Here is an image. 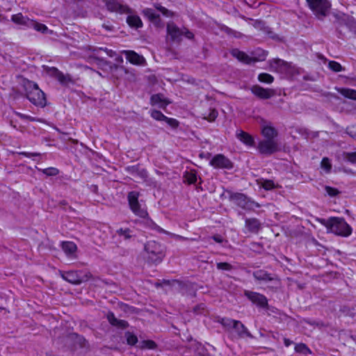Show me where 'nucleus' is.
<instances>
[{
  "label": "nucleus",
  "mask_w": 356,
  "mask_h": 356,
  "mask_svg": "<svg viewBox=\"0 0 356 356\" xmlns=\"http://www.w3.org/2000/svg\"><path fill=\"white\" fill-rule=\"evenodd\" d=\"M316 220L326 227L327 233H332L342 237H348L353 232L351 227L343 218L331 217L328 219L316 218Z\"/></svg>",
  "instance_id": "1"
},
{
  "label": "nucleus",
  "mask_w": 356,
  "mask_h": 356,
  "mask_svg": "<svg viewBox=\"0 0 356 356\" xmlns=\"http://www.w3.org/2000/svg\"><path fill=\"white\" fill-rule=\"evenodd\" d=\"M24 89L27 99L34 105L44 107L47 100L44 93L39 88L37 83L27 81L24 83Z\"/></svg>",
  "instance_id": "2"
},
{
  "label": "nucleus",
  "mask_w": 356,
  "mask_h": 356,
  "mask_svg": "<svg viewBox=\"0 0 356 356\" xmlns=\"http://www.w3.org/2000/svg\"><path fill=\"white\" fill-rule=\"evenodd\" d=\"M218 322L227 330H234L238 338H252L248 328L239 321L229 318H222Z\"/></svg>",
  "instance_id": "3"
},
{
  "label": "nucleus",
  "mask_w": 356,
  "mask_h": 356,
  "mask_svg": "<svg viewBox=\"0 0 356 356\" xmlns=\"http://www.w3.org/2000/svg\"><path fill=\"white\" fill-rule=\"evenodd\" d=\"M145 251L147 253V260L152 263H160L165 257L163 246L155 241H148L145 245Z\"/></svg>",
  "instance_id": "4"
},
{
  "label": "nucleus",
  "mask_w": 356,
  "mask_h": 356,
  "mask_svg": "<svg viewBox=\"0 0 356 356\" xmlns=\"http://www.w3.org/2000/svg\"><path fill=\"white\" fill-rule=\"evenodd\" d=\"M307 3L318 19L325 17L331 7V3L328 0H307Z\"/></svg>",
  "instance_id": "5"
},
{
  "label": "nucleus",
  "mask_w": 356,
  "mask_h": 356,
  "mask_svg": "<svg viewBox=\"0 0 356 356\" xmlns=\"http://www.w3.org/2000/svg\"><path fill=\"white\" fill-rule=\"evenodd\" d=\"M140 193L137 191H131L128 193L127 200L131 211L137 216L146 218L148 217V213L144 207L139 203L138 197Z\"/></svg>",
  "instance_id": "6"
},
{
  "label": "nucleus",
  "mask_w": 356,
  "mask_h": 356,
  "mask_svg": "<svg viewBox=\"0 0 356 356\" xmlns=\"http://www.w3.org/2000/svg\"><path fill=\"white\" fill-rule=\"evenodd\" d=\"M269 65L271 70L286 75H292L296 68L291 63L286 62L280 58H274L269 60Z\"/></svg>",
  "instance_id": "7"
},
{
  "label": "nucleus",
  "mask_w": 356,
  "mask_h": 356,
  "mask_svg": "<svg viewBox=\"0 0 356 356\" xmlns=\"http://www.w3.org/2000/svg\"><path fill=\"white\" fill-rule=\"evenodd\" d=\"M257 149L261 154L270 155L279 150V145L275 139H265L259 143Z\"/></svg>",
  "instance_id": "8"
},
{
  "label": "nucleus",
  "mask_w": 356,
  "mask_h": 356,
  "mask_svg": "<svg viewBox=\"0 0 356 356\" xmlns=\"http://www.w3.org/2000/svg\"><path fill=\"white\" fill-rule=\"evenodd\" d=\"M61 277L63 280L73 284H79L88 280L90 274H86L84 277L79 275L78 271H66L61 273Z\"/></svg>",
  "instance_id": "9"
},
{
  "label": "nucleus",
  "mask_w": 356,
  "mask_h": 356,
  "mask_svg": "<svg viewBox=\"0 0 356 356\" xmlns=\"http://www.w3.org/2000/svg\"><path fill=\"white\" fill-rule=\"evenodd\" d=\"M45 72L50 76L56 79L60 83L63 85H67L72 83V79L70 74H64L62 72L59 71L56 67H44Z\"/></svg>",
  "instance_id": "10"
},
{
  "label": "nucleus",
  "mask_w": 356,
  "mask_h": 356,
  "mask_svg": "<svg viewBox=\"0 0 356 356\" xmlns=\"http://www.w3.org/2000/svg\"><path fill=\"white\" fill-rule=\"evenodd\" d=\"M106 8L110 12H115L119 14H129L131 13V10L126 5L121 4L116 0H103Z\"/></svg>",
  "instance_id": "11"
},
{
  "label": "nucleus",
  "mask_w": 356,
  "mask_h": 356,
  "mask_svg": "<svg viewBox=\"0 0 356 356\" xmlns=\"http://www.w3.org/2000/svg\"><path fill=\"white\" fill-rule=\"evenodd\" d=\"M230 200L236 205L244 209H250L252 207L253 202L250 201L242 193H233L230 195Z\"/></svg>",
  "instance_id": "12"
},
{
  "label": "nucleus",
  "mask_w": 356,
  "mask_h": 356,
  "mask_svg": "<svg viewBox=\"0 0 356 356\" xmlns=\"http://www.w3.org/2000/svg\"><path fill=\"white\" fill-rule=\"evenodd\" d=\"M252 93L261 99H268L275 95V90L272 88H265L259 85L251 87Z\"/></svg>",
  "instance_id": "13"
},
{
  "label": "nucleus",
  "mask_w": 356,
  "mask_h": 356,
  "mask_svg": "<svg viewBox=\"0 0 356 356\" xmlns=\"http://www.w3.org/2000/svg\"><path fill=\"white\" fill-rule=\"evenodd\" d=\"M244 294L252 303L258 307L265 308L268 306V300L265 296L250 291H245Z\"/></svg>",
  "instance_id": "14"
},
{
  "label": "nucleus",
  "mask_w": 356,
  "mask_h": 356,
  "mask_svg": "<svg viewBox=\"0 0 356 356\" xmlns=\"http://www.w3.org/2000/svg\"><path fill=\"white\" fill-rule=\"evenodd\" d=\"M209 163L215 168L231 169L233 167L229 159L220 154L214 156Z\"/></svg>",
  "instance_id": "15"
},
{
  "label": "nucleus",
  "mask_w": 356,
  "mask_h": 356,
  "mask_svg": "<svg viewBox=\"0 0 356 356\" xmlns=\"http://www.w3.org/2000/svg\"><path fill=\"white\" fill-rule=\"evenodd\" d=\"M122 54L125 56L126 59L134 65H142L145 63V58L131 50H124Z\"/></svg>",
  "instance_id": "16"
},
{
  "label": "nucleus",
  "mask_w": 356,
  "mask_h": 356,
  "mask_svg": "<svg viewBox=\"0 0 356 356\" xmlns=\"http://www.w3.org/2000/svg\"><path fill=\"white\" fill-rule=\"evenodd\" d=\"M167 33L172 41L179 42L181 40L184 31L179 29L174 23H168L167 25Z\"/></svg>",
  "instance_id": "17"
},
{
  "label": "nucleus",
  "mask_w": 356,
  "mask_h": 356,
  "mask_svg": "<svg viewBox=\"0 0 356 356\" xmlns=\"http://www.w3.org/2000/svg\"><path fill=\"white\" fill-rule=\"evenodd\" d=\"M232 55L236 58L238 60L246 63L250 64L251 63H255L258 60L256 58H253L247 55L245 52L241 51L237 49H233L231 52Z\"/></svg>",
  "instance_id": "18"
},
{
  "label": "nucleus",
  "mask_w": 356,
  "mask_h": 356,
  "mask_svg": "<svg viewBox=\"0 0 356 356\" xmlns=\"http://www.w3.org/2000/svg\"><path fill=\"white\" fill-rule=\"evenodd\" d=\"M245 225L247 229L252 233H257L261 227L260 221L255 218H245Z\"/></svg>",
  "instance_id": "19"
},
{
  "label": "nucleus",
  "mask_w": 356,
  "mask_h": 356,
  "mask_svg": "<svg viewBox=\"0 0 356 356\" xmlns=\"http://www.w3.org/2000/svg\"><path fill=\"white\" fill-rule=\"evenodd\" d=\"M253 277L255 280L259 281L268 282L277 280V278L275 275H272L263 270H258L253 273Z\"/></svg>",
  "instance_id": "20"
},
{
  "label": "nucleus",
  "mask_w": 356,
  "mask_h": 356,
  "mask_svg": "<svg viewBox=\"0 0 356 356\" xmlns=\"http://www.w3.org/2000/svg\"><path fill=\"white\" fill-rule=\"evenodd\" d=\"M149 226L152 229H155L159 233H163V234H168L169 235L170 237L176 239V240H179V241H185V240H187L188 238H186V237H184L182 236H180V235H177V234H173V233H170L168 231H165L164 230L163 228L160 227L159 226H158L157 225H156L154 222L151 221L149 222Z\"/></svg>",
  "instance_id": "21"
},
{
  "label": "nucleus",
  "mask_w": 356,
  "mask_h": 356,
  "mask_svg": "<svg viewBox=\"0 0 356 356\" xmlns=\"http://www.w3.org/2000/svg\"><path fill=\"white\" fill-rule=\"evenodd\" d=\"M143 14L148 18L156 26L160 25L161 19L159 15L154 13L152 8H145L143 10Z\"/></svg>",
  "instance_id": "22"
},
{
  "label": "nucleus",
  "mask_w": 356,
  "mask_h": 356,
  "mask_svg": "<svg viewBox=\"0 0 356 356\" xmlns=\"http://www.w3.org/2000/svg\"><path fill=\"white\" fill-rule=\"evenodd\" d=\"M61 247L68 257H73L77 250L76 245L72 241L63 242Z\"/></svg>",
  "instance_id": "23"
},
{
  "label": "nucleus",
  "mask_w": 356,
  "mask_h": 356,
  "mask_svg": "<svg viewBox=\"0 0 356 356\" xmlns=\"http://www.w3.org/2000/svg\"><path fill=\"white\" fill-rule=\"evenodd\" d=\"M236 137L238 140L248 146L254 145V138L248 133L243 131H238L236 132Z\"/></svg>",
  "instance_id": "24"
},
{
  "label": "nucleus",
  "mask_w": 356,
  "mask_h": 356,
  "mask_svg": "<svg viewBox=\"0 0 356 356\" xmlns=\"http://www.w3.org/2000/svg\"><path fill=\"white\" fill-rule=\"evenodd\" d=\"M261 134L266 139H275L277 136V131L270 125H264L261 129Z\"/></svg>",
  "instance_id": "25"
},
{
  "label": "nucleus",
  "mask_w": 356,
  "mask_h": 356,
  "mask_svg": "<svg viewBox=\"0 0 356 356\" xmlns=\"http://www.w3.org/2000/svg\"><path fill=\"white\" fill-rule=\"evenodd\" d=\"M11 19L15 24L20 25L29 26L31 24H34V23L32 21H30L29 18L23 16L22 13L13 15L11 17Z\"/></svg>",
  "instance_id": "26"
},
{
  "label": "nucleus",
  "mask_w": 356,
  "mask_h": 356,
  "mask_svg": "<svg viewBox=\"0 0 356 356\" xmlns=\"http://www.w3.org/2000/svg\"><path fill=\"white\" fill-rule=\"evenodd\" d=\"M335 90L343 97L356 100V90L346 88H335Z\"/></svg>",
  "instance_id": "27"
},
{
  "label": "nucleus",
  "mask_w": 356,
  "mask_h": 356,
  "mask_svg": "<svg viewBox=\"0 0 356 356\" xmlns=\"http://www.w3.org/2000/svg\"><path fill=\"white\" fill-rule=\"evenodd\" d=\"M127 22L133 28L138 29L143 26V22L137 15H129L127 18Z\"/></svg>",
  "instance_id": "28"
},
{
  "label": "nucleus",
  "mask_w": 356,
  "mask_h": 356,
  "mask_svg": "<svg viewBox=\"0 0 356 356\" xmlns=\"http://www.w3.org/2000/svg\"><path fill=\"white\" fill-rule=\"evenodd\" d=\"M151 102L153 105H159L161 107L165 106L169 102L161 94L154 95L151 97Z\"/></svg>",
  "instance_id": "29"
},
{
  "label": "nucleus",
  "mask_w": 356,
  "mask_h": 356,
  "mask_svg": "<svg viewBox=\"0 0 356 356\" xmlns=\"http://www.w3.org/2000/svg\"><path fill=\"white\" fill-rule=\"evenodd\" d=\"M332 163L329 158L323 157L321 162V168L324 170V172L327 174L330 173L332 170Z\"/></svg>",
  "instance_id": "30"
},
{
  "label": "nucleus",
  "mask_w": 356,
  "mask_h": 356,
  "mask_svg": "<svg viewBox=\"0 0 356 356\" xmlns=\"http://www.w3.org/2000/svg\"><path fill=\"white\" fill-rule=\"evenodd\" d=\"M118 236L123 237L124 239H130L132 237V230L129 228H120L116 231Z\"/></svg>",
  "instance_id": "31"
},
{
  "label": "nucleus",
  "mask_w": 356,
  "mask_h": 356,
  "mask_svg": "<svg viewBox=\"0 0 356 356\" xmlns=\"http://www.w3.org/2000/svg\"><path fill=\"white\" fill-rule=\"evenodd\" d=\"M258 80L261 83L270 84L274 81V77L268 73H260L258 75Z\"/></svg>",
  "instance_id": "32"
},
{
  "label": "nucleus",
  "mask_w": 356,
  "mask_h": 356,
  "mask_svg": "<svg viewBox=\"0 0 356 356\" xmlns=\"http://www.w3.org/2000/svg\"><path fill=\"white\" fill-rule=\"evenodd\" d=\"M342 157L344 161L356 165V152H343L342 154Z\"/></svg>",
  "instance_id": "33"
},
{
  "label": "nucleus",
  "mask_w": 356,
  "mask_h": 356,
  "mask_svg": "<svg viewBox=\"0 0 356 356\" xmlns=\"http://www.w3.org/2000/svg\"><path fill=\"white\" fill-rule=\"evenodd\" d=\"M138 348L140 349L153 350L156 348V344L152 340H144L140 343Z\"/></svg>",
  "instance_id": "34"
},
{
  "label": "nucleus",
  "mask_w": 356,
  "mask_h": 356,
  "mask_svg": "<svg viewBox=\"0 0 356 356\" xmlns=\"http://www.w3.org/2000/svg\"><path fill=\"white\" fill-rule=\"evenodd\" d=\"M328 67L334 72H339L344 70V68L341 65L334 60L329 61Z\"/></svg>",
  "instance_id": "35"
},
{
  "label": "nucleus",
  "mask_w": 356,
  "mask_h": 356,
  "mask_svg": "<svg viewBox=\"0 0 356 356\" xmlns=\"http://www.w3.org/2000/svg\"><path fill=\"white\" fill-rule=\"evenodd\" d=\"M295 351L305 355L311 353V350H309V348L307 346L306 344L302 343H298L296 345Z\"/></svg>",
  "instance_id": "36"
},
{
  "label": "nucleus",
  "mask_w": 356,
  "mask_h": 356,
  "mask_svg": "<svg viewBox=\"0 0 356 356\" xmlns=\"http://www.w3.org/2000/svg\"><path fill=\"white\" fill-rule=\"evenodd\" d=\"M125 337L127 344L130 346H134L138 342V337L130 332H127L125 333Z\"/></svg>",
  "instance_id": "37"
},
{
  "label": "nucleus",
  "mask_w": 356,
  "mask_h": 356,
  "mask_svg": "<svg viewBox=\"0 0 356 356\" xmlns=\"http://www.w3.org/2000/svg\"><path fill=\"white\" fill-rule=\"evenodd\" d=\"M261 186L266 191H269L277 187V185L273 182V181L270 179L262 180L261 181Z\"/></svg>",
  "instance_id": "38"
},
{
  "label": "nucleus",
  "mask_w": 356,
  "mask_h": 356,
  "mask_svg": "<svg viewBox=\"0 0 356 356\" xmlns=\"http://www.w3.org/2000/svg\"><path fill=\"white\" fill-rule=\"evenodd\" d=\"M151 117L158 121H164L167 116L164 115L161 111L153 110L151 112Z\"/></svg>",
  "instance_id": "39"
},
{
  "label": "nucleus",
  "mask_w": 356,
  "mask_h": 356,
  "mask_svg": "<svg viewBox=\"0 0 356 356\" xmlns=\"http://www.w3.org/2000/svg\"><path fill=\"white\" fill-rule=\"evenodd\" d=\"M218 116V111L216 109H210L208 114H205L204 119L209 122H213Z\"/></svg>",
  "instance_id": "40"
},
{
  "label": "nucleus",
  "mask_w": 356,
  "mask_h": 356,
  "mask_svg": "<svg viewBox=\"0 0 356 356\" xmlns=\"http://www.w3.org/2000/svg\"><path fill=\"white\" fill-rule=\"evenodd\" d=\"M254 27L256 29L263 31L267 33H270L268 28L265 26V24L262 21L256 20L253 24Z\"/></svg>",
  "instance_id": "41"
},
{
  "label": "nucleus",
  "mask_w": 356,
  "mask_h": 356,
  "mask_svg": "<svg viewBox=\"0 0 356 356\" xmlns=\"http://www.w3.org/2000/svg\"><path fill=\"white\" fill-rule=\"evenodd\" d=\"M185 179L188 184H195L197 181V175L194 172H188L186 173Z\"/></svg>",
  "instance_id": "42"
},
{
  "label": "nucleus",
  "mask_w": 356,
  "mask_h": 356,
  "mask_svg": "<svg viewBox=\"0 0 356 356\" xmlns=\"http://www.w3.org/2000/svg\"><path fill=\"white\" fill-rule=\"evenodd\" d=\"M42 172L47 176H56L59 173L58 169L55 168H48L43 169Z\"/></svg>",
  "instance_id": "43"
},
{
  "label": "nucleus",
  "mask_w": 356,
  "mask_h": 356,
  "mask_svg": "<svg viewBox=\"0 0 356 356\" xmlns=\"http://www.w3.org/2000/svg\"><path fill=\"white\" fill-rule=\"evenodd\" d=\"M216 266L218 270H231L233 268L232 266L227 262L217 263Z\"/></svg>",
  "instance_id": "44"
},
{
  "label": "nucleus",
  "mask_w": 356,
  "mask_h": 356,
  "mask_svg": "<svg viewBox=\"0 0 356 356\" xmlns=\"http://www.w3.org/2000/svg\"><path fill=\"white\" fill-rule=\"evenodd\" d=\"M325 190L330 197H335L339 193V191L337 188L328 186L325 187Z\"/></svg>",
  "instance_id": "45"
},
{
  "label": "nucleus",
  "mask_w": 356,
  "mask_h": 356,
  "mask_svg": "<svg viewBox=\"0 0 356 356\" xmlns=\"http://www.w3.org/2000/svg\"><path fill=\"white\" fill-rule=\"evenodd\" d=\"M15 114L22 120H29L31 122L40 121L38 119H37L35 118L21 113L19 112H15Z\"/></svg>",
  "instance_id": "46"
},
{
  "label": "nucleus",
  "mask_w": 356,
  "mask_h": 356,
  "mask_svg": "<svg viewBox=\"0 0 356 356\" xmlns=\"http://www.w3.org/2000/svg\"><path fill=\"white\" fill-rule=\"evenodd\" d=\"M155 8L156 10H159L161 13H162L163 15L165 16H172V13L168 10L165 7L161 6L160 4H156Z\"/></svg>",
  "instance_id": "47"
},
{
  "label": "nucleus",
  "mask_w": 356,
  "mask_h": 356,
  "mask_svg": "<svg viewBox=\"0 0 356 356\" xmlns=\"http://www.w3.org/2000/svg\"><path fill=\"white\" fill-rule=\"evenodd\" d=\"M164 121L166 122V123L173 129H175L179 126V122L176 119L167 117V119H165Z\"/></svg>",
  "instance_id": "48"
},
{
  "label": "nucleus",
  "mask_w": 356,
  "mask_h": 356,
  "mask_svg": "<svg viewBox=\"0 0 356 356\" xmlns=\"http://www.w3.org/2000/svg\"><path fill=\"white\" fill-rule=\"evenodd\" d=\"M107 318H108L109 323L113 325H115L118 321V318H115L114 314L112 312H109L108 314Z\"/></svg>",
  "instance_id": "49"
},
{
  "label": "nucleus",
  "mask_w": 356,
  "mask_h": 356,
  "mask_svg": "<svg viewBox=\"0 0 356 356\" xmlns=\"http://www.w3.org/2000/svg\"><path fill=\"white\" fill-rule=\"evenodd\" d=\"M205 309V306L204 304H200L194 307L193 311L195 314H202V312Z\"/></svg>",
  "instance_id": "50"
},
{
  "label": "nucleus",
  "mask_w": 356,
  "mask_h": 356,
  "mask_svg": "<svg viewBox=\"0 0 356 356\" xmlns=\"http://www.w3.org/2000/svg\"><path fill=\"white\" fill-rule=\"evenodd\" d=\"M115 326H118L122 328H125L128 326V323L124 320H118L117 321Z\"/></svg>",
  "instance_id": "51"
},
{
  "label": "nucleus",
  "mask_w": 356,
  "mask_h": 356,
  "mask_svg": "<svg viewBox=\"0 0 356 356\" xmlns=\"http://www.w3.org/2000/svg\"><path fill=\"white\" fill-rule=\"evenodd\" d=\"M35 28L36 30L41 31V32H44L45 31L47 30V27L45 25L42 24H35Z\"/></svg>",
  "instance_id": "52"
},
{
  "label": "nucleus",
  "mask_w": 356,
  "mask_h": 356,
  "mask_svg": "<svg viewBox=\"0 0 356 356\" xmlns=\"http://www.w3.org/2000/svg\"><path fill=\"white\" fill-rule=\"evenodd\" d=\"M19 154L23 155L26 157L40 156L39 153H30V152H21L19 153Z\"/></svg>",
  "instance_id": "53"
},
{
  "label": "nucleus",
  "mask_w": 356,
  "mask_h": 356,
  "mask_svg": "<svg viewBox=\"0 0 356 356\" xmlns=\"http://www.w3.org/2000/svg\"><path fill=\"white\" fill-rule=\"evenodd\" d=\"M227 33L229 34H233L235 37H238V38L241 37V35H242V34L240 32L233 31L231 29H227Z\"/></svg>",
  "instance_id": "54"
},
{
  "label": "nucleus",
  "mask_w": 356,
  "mask_h": 356,
  "mask_svg": "<svg viewBox=\"0 0 356 356\" xmlns=\"http://www.w3.org/2000/svg\"><path fill=\"white\" fill-rule=\"evenodd\" d=\"M184 34L188 39H191V38H193V34L191 31H189L188 30H186V31H184Z\"/></svg>",
  "instance_id": "55"
},
{
  "label": "nucleus",
  "mask_w": 356,
  "mask_h": 356,
  "mask_svg": "<svg viewBox=\"0 0 356 356\" xmlns=\"http://www.w3.org/2000/svg\"><path fill=\"white\" fill-rule=\"evenodd\" d=\"M292 343H293L292 341H291L290 339H286V338L284 339V343L285 346L289 347V346H291L292 344Z\"/></svg>",
  "instance_id": "56"
},
{
  "label": "nucleus",
  "mask_w": 356,
  "mask_h": 356,
  "mask_svg": "<svg viewBox=\"0 0 356 356\" xmlns=\"http://www.w3.org/2000/svg\"><path fill=\"white\" fill-rule=\"evenodd\" d=\"M213 238L215 241L218 242V243H221L222 242V238L220 236H213Z\"/></svg>",
  "instance_id": "57"
},
{
  "label": "nucleus",
  "mask_w": 356,
  "mask_h": 356,
  "mask_svg": "<svg viewBox=\"0 0 356 356\" xmlns=\"http://www.w3.org/2000/svg\"><path fill=\"white\" fill-rule=\"evenodd\" d=\"M103 27H104L105 29L108 30V31H111V30H112V28H111V26H107V25L104 24V25H103Z\"/></svg>",
  "instance_id": "58"
},
{
  "label": "nucleus",
  "mask_w": 356,
  "mask_h": 356,
  "mask_svg": "<svg viewBox=\"0 0 356 356\" xmlns=\"http://www.w3.org/2000/svg\"><path fill=\"white\" fill-rule=\"evenodd\" d=\"M108 54H109L110 56H112L113 51L112 50L108 51Z\"/></svg>",
  "instance_id": "59"
},
{
  "label": "nucleus",
  "mask_w": 356,
  "mask_h": 356,
  "mask_svg": "<svg viewBox=\"0 0 356 356\" xmlns=\"http://www.w3.org/2000/svg\"><path fill=\"white\" fill-rule=\"evenodd\" d=\"M163 282L164 284H169L170 281H169V280H163Z\"/></svg>",
  "instance_id": "60"
},
{
  "label": "nucleus",
  "mask_w": 356,
  "mask_h": 356,
  "mask_svg": "<svg viewBox=\"0 0 356 356\" xmlns=\"http://www.w3.org/2000/svg\"><path fill=\"white\" fill-rule=\"evenodd\" d=\"M142 173H143V174H144V175H146V172H145V170H143V171L142 172Z\"/></svg>",
  "instance_id": "61"
}]
</instances>
